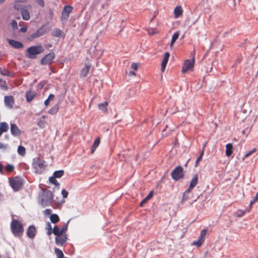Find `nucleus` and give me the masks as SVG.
I'll use <instances>...</instances> for the list:
<instances>
[{
  "instance_id": "15",
  "label": "nucleus",
  "mask_w": 258,
  "mask_h": 258,
  "mask_svg": "<svg viewBox=\"0 0 258 258\" xmlns=\"http://www.w3.org/2000/svg\"><path fill=\"white\" fill-rule=\"evenodd\" d=\"M5 104L6 106L12 108L14 103V98L12 96H6L4 98Z\"/></svg>"
},
{
  "instance_id": "19",
  "label": "nucleus",
  "mask_w": 258,
  "mask_h": 258,
  "mask_svg": "<svg viewBox=\"0 0 258 258\" xmlns=\"http://www.w3.org/2000/svg\"><path fill=\"white\" fill-rule=\"evenodd\" d=\"M183 14V10L180 6H176L174 10V15L175 18H178Z\"/></svg>"
},
{
  "instance_id": "6",
  "label": "nucleus",
  "mask_w": 258,
  "mask_h": 258,
  "mask_svg": "<svg viewBox=\"0 0 258 258\" xmlns=\"http://www.w3.org/2000/svg\"><path fill=\"white\" fill-rule=\"evenodd\" d=\"M10 183L13 189L16 191H17L22 186L23 182L21 178L16 177L10 180Z\"/></svg>"
},
{
  "instance_id": "16",
  "label": "nucleus",
  "mask_w": 258,
  "mask_h": 258,
  "mask_svg": "<svg viewBox=\"0 0 258 258\" xmlns=\"http://www.w3.org/2000/svg\"><path fill=\"white\" fill-rule=\"evenodd\" d=\"M11 133L14 136H19L21 134V131L16 124L11 123L10 127Z\"/></svg>"
},
{
  "instance_id": "18",
  "label": "nucleus",
  "mask_w": 258,
  "mask_h": 258,
  "mask_svg": "<svg viewBox=\"0 0 258 258\" xmlns=\"http://www.w3.org/2000/svg\"><path fill=\"white\" fill-rule=\"evenodd\" d=\"M21 13L22 15V18L24 20H29L30 16L28 10L26 9V6L22 7V8L21 9Z\"/></svg>"
},
{
  "instance_id": "36",
  "label": "nucleus",
  "mask_w": 258,
  "mask_h": 258,
  "mask_svg": "<svg viewBox=\"0 0 258 258\" xmlns=\"http://www.w3.org/2000/svg\"><path fill=\"white\" fill-rule=\"evenodd\" d=\"M46 229L47 230V234L48 235H50L53 233V228L49 222L46 224Z\"/></svg>"
},
{
  "instance_id": "60",
  "label": "nucleus",
  "mask_w": 258,
  "mask_h": 258,
  "mask_svg": "<svg viewBox=\"0 0 258 258\" xmlns=\"http://www.w3.org/2000/svg\"><path fill=\"white\" fill-rule=\"evenodd\" d=\"M3 170V166L0 163V172H2Z\"/></svg>"
},
{
  "instance_id": "55",
  "label": "nucleus",
  "mask_w": 258,
  "mask_h": 258,
  "mask_svg": "<svg viewBox=\"0 0 258 258\" xmlns=\"http://www.w3.org/2000/svg\"><path fill=\"white\" fill-rule=\"evenodd\" d=\"M54 98V96L53 94H50L48 97V100L50 101L51 100H53Z\"/></svg>"
},
{
  "instance_id": "29",
  "label": "nucleus",
  "mask_w": 258,
  "mask_h": 258,
  "mask_svg": "<svg viewBox=\"0 0 258 258\" xmlns=\"http://www.w3.org/2000/svg\"><path fill=\"white\" fill-rule=\"evenodd\" d=\"M9 129V125L6 122H2L0 123V130L3 132H6Z\"/></svg>"
},
{
  "instance_id": "5",
  "label": "nucleus",
  "mask_w": 258,
  "mask_h": 258,
  "mask_svg": "<svg viewBox=\"0 0 258 258\" xmlns=\"http://www.w3.org/2000/svg\"><path fill=\"white\" fill-rule=\"evenodd\" d=\"M171 175L174 180H178L182 178L184 176L183 168L180 166L176 167L171 172Z\"/></svg>"
},
{
  "instance_id": "64",
  "label": "nucleus",
  "mask_w": 258,
  "mask_h": 258,
  "mask_svg": "<svg viewBox=\"0 0 258 258\" xmlns=\"http://www.w3.org/2000/svg\"><path fill=\"white\" fill-rule=\"evenodd\" d=\"M47 47H51V44H48V45H47Z\"/></svg>"
},
{
  "instance_id": "62",
  "label": "nucleus",
  "mask_w": 258,
  "mask_h": 258,
  "mask_svg": "<svg viewBox=\"0 0 258 258\" xmlns=\"http://www.w3.org/2000/svg\"><path fill=\"white\" fill-rule=\"evenodd\" d=\"M6 0H0V4L4 3Z\"/></svg>"
},
{
  "instance_id": "44",
  "label": "nucleus",
  "mask_w": 258,
  "mask_h": 258,
  "mask_svg": "<svg viewBox=\"0 0 258 258\" xmlns=\"http://www.w3.org/2000/svg\"><path fill=\"white\" fill-rule=\"evenodd\" d=\"M14 166L11 164H8L6 167V170L8 172H11L14 170Z\"/></svg>"
},
{
  "instance_id": "2",
  "label": "nucleus",
  "mask_w": 258,
  "mask_h": 258,
  "mask_svg": "<svg viewBox=\"0 0 258 258\" xmlns=\"http://www.w3.org/2000/svg\"><path fill=\"white\" fill-rule=\"evenodd\" d=\"M11 229L13 234L16 237H20L23 234V225L20 221L17 220H12L11 223Z\"/></svg>"
},
{
  "instance_id": "43",
  "label": "nucleus",
  "mask_w": 258,
  "mask_h": 258,
  "mask_svg": "<svg viewBox=\"0 0 258 258\" xmlns=\"http://www.w3.org/2000/svg\"><path fill=\"white\" fill-rule=\"evenodd\" d=\"M148 32L149 35H154L157 33V30L155 29L150 28V29H148Z\"/></svg>"
},
{
  "instance_id": "49",
  "label": "nucleus",
  "mask_w": 258,
  "mask_h": 258,
  "mask_svg": "<svg viewBox=\"0 0 258 258\" xmlns=\"http://www.w3.org/2000/svg\"><path fill=\"white\" fill-rule=\"evenodd\" d=\"M61 195L63 198H66L68 195V192L66 189H62L61 191Z\"/></svg>"
},
{
  "instance_id": "7",
  "label": "nucleus",
  "mask_w": 258,
  "mask_h": 258,
  "mask_svg": "<svg viewBox=\"0 0 258 258\" xmlns=\"http://www.w3.org/2000/svg\"><path fill=\"white\" fill-rule=\"evenodd\" d=\"M207 230L206 229H203L200 233V236L198 237V240H195L192 242V245H195L198 247H200L204 241V237L207 234Z\"/></svg>"
},
{
  "instance_id": "50",
  "label": "nucleus",
  "mask_w": 258,
  "mask_h": 258,
  "mask_svg": "<svg viewBox=\"0 0 258 258\" xmlns=\"http://www.w3.org/2000/svg\"><path fill=\"white\" fill-rule=\"evenodd\" d=\"M9 146L7 145H5L0 142V149H3L4 150H7Z\"/></svg>"
},
{
  "instance_id": "30",
  "label": "nucleus",
  "mask_w": 258,
  "mask_h": 258,
  "mask_svg": "<svg viewBox=\"0 0 258 258\" xmlns=\"http://www.w3.org/2000/svg\"><path fill=\"white\" fill-rule=\"evenodd\" d=\"M190 191H191V190L188 188L184 191V192L183 193V197H182V202L187 200L189 198V195L190 194Z\"/></svg>"
},
{
  "instance_id": "41",
  "label": "nucleus",
  "mask_w": 258,
  "mask_h": 258,
  "mask_svg": "<svg viewBox=\"0 0 258 258\" xmlns=\"http://www.w3.org/2000/svg\"><path fill=\"white\" fill-rule=\"evenodd\" d=\"M257 201H258V191H257V193L256 194V195H255V196L254 197V198H253V199L250 202L249 210L251 209L252 205Z\"/></svg>"
},
{
  "instance_id": "37",
  "label": "nucleus",
  "mask_w": 258,
  "mask_h": 258,
  "mask_svg": "<svg viewBox=\"0 0 258 258\" xmlns=\"http://www.w3.org/2000/svg\"><path fill=\"white\" fill-rule=\"evenodd\" d=\"M18 153L21 156H24L26 153L25 148L22 146H19L18 148Z\"/></svg>"
},
{
  "instance_id": "9",
  "label": "nucleus",
  "mask_w": 258,
  "mask_h": 258,
  "mask_svg": "<svg viewBox=\"0 0 258 258\" xmlns=\"http://www.w3.org/2000/svg\"><path fill=\"white\" fill-rule=\"evenodd\" d=\"M68 239L66 234H63L61 235L56 236L55 238V242L58 246H62L64 245Z\"/></svg>"
},
{
  "instance_id": "28",
  "label": "nucleus",
  "mask_w": 258,
  "mask_h": 258,
  "mask_svg": "<svg viewBox=\"0 0 258 258\" xmlns=\"http://www.w3.org/2000/svg\"><path fill=\"white\" fill-rule=\"evenodd\" d=\"M99 143H100V139L99 138H98L95 140L94 144L92 146V147L91 148V153H93L95 152L96 149L99 146Z\"/></svg>"
},
{
  "instance_id": "63",
  "label": "nucleus",
  "mask_w": 258,
  "mask_h": 258,
  "mask_svg": "<svg viewBox=\"0 0 258 258\" xmlns=\"http://www.w3.org/2000/svg\"><path fill=\"white\" fill-rule=\"evenodd\" d=\"M45 118V116L43 115L41 119H42V120H43L44 118Z\"/></svg>"
},
{
  "instance_id": "20",
  "label": "nucleus",
  "mask_w": 258,
  "mask_h": 258,
  "mask_svg": "<svg viewBox=\"0 0 258 258\" xmlns=\"http://www.w3.org/2000/svg\"><path fill=\"white\" fill-rule=\"evenodd\" d=\"M198 176L197 174H195L192 177V179L190 181V184L189 186L188 189L191 190L194 187L196 186L198 183Z\"/></svg>"
},
{
  "instance_id": "47",
  "label": "nucleus",
  "mask_w": 258,
  "mask_h": 258,
  "mask_svg": "<svg viewBox=\"0 0 258 258\" xmlns=\"http://www.w3.org/2000/svg\"><path fill=\"white\" fill-rule=\"evenodd\" d=\"M22 8L21 7V6L18 4V3L15 2V5H14V9L17 10H20Z\"/></svg>"
},
{
  "instance_id": "26",
  "label": "nucleus",
  "mask_w": 258,
  "mask_h": 258,
  "mask_svg": "<svg viewBox=\"0 0 258 258\" xmlns=\"http://www.w3.org/2000/svg\"><path fill=\"white\" fill-rule=\"evenodd\" d=\"M0 74L4 76L12 77V74L8 70L0 68Z\"/></svg>"
},
{
  "instance_id": "14",
  "label": "nucleus",
  "mask_w": 258,
  "mask_h": 258,
  "mask_svg": "<svg viewBox=\"0 0 258 258\" xmlns=\"http://www.w3.org/2000/svg\"><path fill=\"white\" fill-rule=\"evenodd\" d=\"M47 32L48 31L46 28H45L44 27H42L41 28L38 29L35 32L32 34L31 37L32 38L39 37L47 33Z\"/></svg>"
},
{
  "instance_id": "45",
  "label": "nucleus",
  "mask_w": 258,
  "mask_h": 258,
  "mask_svg": "<svg viewBox=\"0 0 258 258\" xmlns=\"http://www.w3.org/2000/svg\"><path fill=\"white\" fill-rule=\"evenodd\" d=\"M69 223V221H68L67 222V223L61 229V232H62L63 234H66V232L68 229Z\"/></svg>"
},
{
  "instance_id": "10",
  "label": "nucleus",
  "mask_w": 258,
  "mask_h": 258,
  "mask_svg": "<svg viewBox=\"0 0 258 258\" xmlns=\"http://www.w3.org/2000/svg\"><path fill=\"white\" fill-rule=\"evenodd\" d=\"M54 53L50 52L43 57L41 60L42 64H47L51 62V60L54 58Z\"/></svg>"
},
{
  "instance_id": "48",
  "label": "nucleus",
  "mask_w": 258,
  "mask_h": 258,
  "mask_svg": "<svg viewBox=\"0 0 258 258\" xmlns=\"http://www.w3.org/2000/svg\"><path fill=\"white\" fill-rule=\"evenodd\" d=\"M203 154H204V150L202 151V152L200 154V156L197 158V159L196 160V166H197L199 162L201 160Z\"/></svg>"
},
{
  "instance_id": "27",
  "label": "nucleus",
  "mask_w": 258,
  "mask_h": 258,
  "mask_svg": "<svg viewBox=\"0 0 258 258\" xmlns=\"http://www.w3.org/2000/svg\"><path fill=\"white\" fill-rule=\"evenodd\" d=\"M50 220L52 223L55 224L59 221V218L57 214H53L50 215Z\"/></svg>"
},
{
  "instance_id": "25",
  "label": "nucleus",
  "mask_w": 258,
  "mask_h": 258,
  "mask_svg": "<svg viewBox=\"0 0 258 258\" xmlns=\"http://www.w3.org/2000/svg\"><path fill=\"white\" fill-rule=\"evenodd\" d=\"M53 233L56 236H58L61 235L63 234V232H61V229H59V228L57 226H55L53 228Z\"/></svg>"
},
{
  "instance_id": "23",
  "label": "nucleus",
  "mask_w": 258,
  "mask_h": 258,
  "mask_svg": "<svg viewBox=\"0 0 258 258\" xmlns=\"http://www.w3.org/2000/svg\"><path fill=\"white\" fill-rule=\"evenodd\" d=\"M233 146L231 143H228L226 145L225 154L227 157L230 156L233 152Z\"/></svg>"
},
{
  "instance_id": "53",
  "label": "nucleus",
  "mask_w": 258,
  "mask_h": 258,
  "mask_svg": "<svg viewBox=\"0 0 258 258\" xmlns=\"http://www.w3.org/2000/svg\"><path fill=\"white\" fill-rule=\"evenodd\" d=\"M38 125L40 126V127H43V125H44V121H43V120H42V119H40L38 123Z\"/></svg>"
},
{
  "instance_id": "24",
  "label": "nucleus",
  "mask_w": 258,
  "mask_h": 258,
  "mask_svg": "<svg viewBox=\"0 0 258 258\" xmlns=\"http://www.w3.org/2000/svg\"><path fill=\"white\" fill-rule=\"evenodd\" d=\"M153 196V191H151L149 194L142 200V201L140 203V206L142 207L143 205L147 203V202Z\"/></svg>"
},
{
  "instance_id": "51",
  "label": "nucleus",
  "mask_w": 258,
  "mask_h": 258,
  "mask_svg": "<svg viewBox=\"0 0 258 258\" xmlns=\"http://www.w3.org/2000/svg\"><path fill=\"white\" fill-rule=\"evenodd\" d=\"M13 29H16L18 27V24L16 20H13L11 23Z\"/></svg>"
},
{
  "instance_id": "52",
  "label": "nucleus",
  "mask_w": 258,
  "mask_h": 258,
  "mask_svg": "<svg viewBox=\"0 0 258 258\" xmlns=\"http://www.w3.org/2000/svg\"><path fill=\"white\" fill-rule=\"evenodd\" d=\"M131 67L133 70H137L138 68V64L136 63H132Z\"/></svg>"
},
{
  "instance_id": "33",
  "label": "nucleus",
  "mask_w": 258,
  "mask_h": 258,
  "mask_svg": "<svg viewBox=\"0 0 258 258\" xmlns=\"http://www.w3.org/2000/svg\"><path fill=\"white\" fill-rule=\"evenodd\" d=\"M179 32L177 31V32H175L173 34V35H172L171 44H170L171 47H172L174 42L178 39V38L179 37Z\"/></svg>"
},
{
  "instance_id": "42",
  "label": "nucleus",
  "mask_w": 258,
  "mask_h": 258,
  "mask_svg": "<svg viewBox=\"0 0 258 258\" xmlns=\"http://www.w3.org/2000/svg\"><path fill=\"white\" fill-rule=\"evenodd\" d=\"M255 151H256L255 148H254L252 150L247 152L244 155V158H245L248 157L249 156H250V155H251L252 154L254 153L255 152Z\"/></svg>"
},
{
  "instance_id": "31",
  "label": "nucleus",
  "mask_w": 258,
  "mask_h": 258,
  "mask_svg": "<svg viewBox=\"0 0 258 258\" xmlns=\"http://www.w3.org/2000/svg\"><path fill=\"white\" fill-rule=\"evenodd\" d=\"M54 252L56 255L57 258H63V253L60 249L58 248H54Z\"/></svg>"
},
{
  "instance_id": "57",
  "label": "nucleus",
  "mask_w": 258,
  "mask_h": 258,
  "mask_svg": "<svg viewBox=\"0 0 258 258\" xmlns=\"http://www.w3.org/2000/svg\"><path fill=\"white\" fill-rule=\"evenodd\" d=\"M49 102L50 101L48 100V99H47L46 100H45L44 103L45 106H47L49 104Z\"/></svg>"
},
{
  "instance_id": "40",
  "label": "nucleus",
  "mask_w": 258,
  "mask_h": 258,
  "mask_svg": "<svg viewBox=\"0 0 258 258\" xmlns=\"http://www.w3.org/2000/svg\"><path fill=\"white\" fill-rule=\"evenodd\" d=\"M246 210H238L236 212L235 215L238 217H241L244 215Z\"/></svg>"
},
{
  "instance_id": "8",
  "label": "nucleus",
  "mask_w": 258,
  "mask_h": 258,
  "mask_svg": "<svg viewBox=\"0 0 258 258\" xmlns=\"http://www.w3.org/2000/svg\"><path fill=\"white\" fill-rule=\"evenodd\" d=\"M195 60L192 59L191 60H186L183 64L182 72L183 73H185L188 71H191L194 66Z\"/></svg>"
},
{
  "instance_id": "58",
  "label": "nucleus",
  "mask_w": 258,
  "mask_h": 258,
  "mask_svg": "<svg viewBox=\"0 0 258 258\" xmlns=\"http://www.w3.org/2000/svg\"><path fill=\"white\" fill-rule=\"evenodd\" d=\"M129 75L130 76H136V73L134 71H130L129 72Z\"/></svg>"
},
{
  "instance_id": "32",
  "label": "nucleus",
  "mask_w": 258,
  "mask_h": 258,
  "mask_svg": "<svg viewBox=\"0 0 258 258\" xmlns=\"http://www.w3.org/2000/svg\"><path fill=\"white\" fill-rule=\"evenodd\" d=\"M58 105H55L49 110L48 113L52 115L54 114L58 111Z\"/></svg>"
},
{
  "instance_id": "39",
  "label": "nucleus",
  "mask_w": 258,
  "mask_h": 258,
  "mask_svg": "<svg viewBox=\"0 0 258 258\" xmlns=\"http://www.w3.org/2000/svg\"><path fill=\"white\" fill-rule=\"evenodd\" d=\"M55 178H56L53 176H51L49 178V181L52 184H53L56 186H58L59 185V183L57 182Z\"/></svg>"
},
{
  "instance_id": "61",
  "label": "nucleus",
  "mask_w": 258,
  "mask_h": 258,
  "mask_svg": "<svg viewBox=\"0 0 258 258\" xmlns=\"http://www.w3.org/2000/svg\"><path fill=\"white\" fill-rule=\"evenodd\" d=\"M2 197H3V196H2V195L0 193V201L2 200Z\"/></svg>"
},
{
  "instance_id": "12",
  "label": "nucleus",
  "mask_w": 258,
  "mask_h": 258,
  "mask_svg": "<svg viewBox=\"0 0 258 258\" xmlns=\"http://www.w3.org/2000/svg\"><path fill=\"white\" fill-rule=\"evenodd\" d=\"M73 8L71 6H66L62 11V19L67 20L70 14L72 12Z\"/></svg>"
},
{
  "instance_id": "54",
  "label": "nucleus",
  "mask_w": 258,
  "mask_h": 258,
  "mask_svg": "<svg viewBox=\"0 0 258 258\" xmlns=\"http://www.w3.org/2000/svg\"><path fill=\"white\" fill-rule=\"evenodd\" d=\"M37 3L41 7H44V3L43 0H37Z\"/></svg>"
},
{
  "instance_id": "59",
  "label": "nucleus",
  "mask_w": 258,
  "mask_h": 258,
  "mask_svg": "<svg viewBox=\"0 0 258 258\" xmlns=\"http://www.w3.org/2000/svg\"><path fill=\"white\" fill-rule=\"evenodd\" d=\"M16 2L19 3H24L26 2V0H16Z\"/></svg>"
},
{
  "instance_id": "3",
  "label": "nucleus",
  "mask_w": 258,
  "mask_h": 258,
  "mask_svg": "<svg viewBox=\"0 0 258 258\" xmlns=\"http://www.w3.org/2000/svg\"><path fill=\"white\" fill-rule=\"evenodd\" d=\"M44 50L41 45L30 46L26 50V56L28 58L34 59L36 58L37 55L42 53Z\"/></svg>"
},
{
  "instance_id": "34",
  "label": "nucleus",
  "mask_w": 258,
  "mask_h": 258,
  "mask_svg": "<svg viewBox=\"0 0 258 258\" xmlns=\"http://www.w3.org/2000/svg\"><path fill=\"white\" fill-rule=\"evenodd\" d=\"M108 103L107 102H104L102 103H100L98 104L99 108L103 112H106L107 111V106Z\"/></svg>"
},
{
  "instance_id": "38",
  "label": "nucleus",
  "mask_w": 258,
  "mask_h": 258,
  "mask_svg": "<svg viewBox=\"0 0 258 258\" xmlns=\"http://www.w3.org/2000/svg\"><path fill=\"white\" fill-rule=\"evenodd\" d=\"M61 33H62V31L60 29H55L53 31L52 35L54 36H56V37H60L61 36Z\"/></svg>"
},
{
  "instance_id": "56",
  "label": "nucleus",
  "mask_w": 258,
  "mask_h": 258,
  "mask_svg": "<svg viewBox=\"0 0 258 258\" xmlns=\"http://www.w3.org/2000/svg\"><path fill=\"white\" fill-rule=\"evenodd\" d=\"M27 30V27L26 26L20 28V31L21 32H25Z\"/></svg>"
},
{
  "instance_id": "4",
  "label": "nucleus",
  "mask_w": 258,
  "mask_h": 258,
  "mask_svg": "<svg viewBox=\"0 0 258 258\" xmlns=\"http://www.w3.org/2000/svg\"><path fill=\"white\" fill-rule=\"evenodd\" d=\"M53 195L50 190H46L43 192L41 199V204L43 207L48 206L52 200Z\"/></svg>"
},
{
  "instance_id": "35",
  "label": "nucleus",
  "mask_w": 258,
  "mask_h": 258,
  "mask_svg": "<svg viewBox=\"0 0 258 258\" xmlns=\"http://www.w3.org/2000/svg\"><path fill=\"white\" fill-rule=\"evenodd\" d=\"M64 171L62 170L55 171L53 173V176L55 178H60L63 174Z\"/></svg>"
},
{
  "instance_id": "13",
  "label": "nucleus",
  "mask_w": 258,
  "mask_h": 258,
  "mask_svg": "<svg viewBox=\"0 0 258 258\" xmlns=\"http://www.w3.org/2000/svg\"><path fill=\"white\" fill-rule=\"evenodd\" d=\"M7 40L9 44L12 47L15 49H20L23 47V44L21 42L17 41L15 40L11 39L9 38H7Z\"/></svg>"
},
{
  "instance_id": "11",
  "label": "nucleus",
  "mask_w": 258,
  "mask_h": 258,
  "mask_svg": "<svg viewBox=\"0 0 258 258\" xmlns=\"http://www.w3.org/2000/svg\"><path fill=\"white\" fill-rule=\"evenodd\" d=\"M26 234L29 238L33 239L36 234V229L35 226L33 225L29 226L27 229Z\"/></svg>"
},
{
  "instance_id": "1",
  "label": "nucleus",
  "mask_w": 258,
  "mask_h": 258,
  "mask_svg": "<svg viewBox=\"0 0 258 258\" xmlns=\"http://www.w3.org/2000/svg\"><path fill=\"white\" fill-rule=\"evenodd\" d=\"M32 169L36 174H41L45 170L46 167L45 162L39 157L33 159L32 162Z\"/></svg>"
},
{
  "instance_id": "46",
  "label": "nucleus",
  "mask_w": 258,
  "mask_h": 258,
  "mask_svg": "<svg viewBox=\"0 0 258 258\" xmlns=\"http://www.w3.org/2000/svg\"><path fill=\"white\" fill-rule=\"evenodd\" d=\"M52 210L50 209H46L43 211V214L45 215H51Z\"/></svg>"
},
{
  "instance_id": "22",
  "label": "nucleus",
  "mask_w": 258,
  "mask_h": 258,
  "mask_svg": "<svg viewBox=\"0 0 258 258\" xmlns=\"http://www.w3.org/2000/svg\"><path fill=\"white\" fill-rule=\"evenodd\" d=\"M90 67V65L89 63H86L85 67L83 68L81 71V76L82 77L86 76L89 71Z\"/></svg>"
},
{
  "instance_id": "17",
  "label": "nucleus",
  "mask_w": 258,
  "mask_h": 258,
  "mask_svg": "<svg viewBox=\"0 0 258 258\" xmlns=\"http://www.w3.org/2000/svg\"><path fill=\"white\" fill-rule=\"evenodd\" d=\"M169 55H170L169 53L168 52H165L164 54V58L161 63V70L162 72H164L165 70L166 64H167L168 59H169Z\"/></svg>"
},
{
  "instance_id": "21",
  "label": "nucleus",
  "mask_w": 258,
  "mask_h": 258,
  "mask_svg": "<svg viewBox=\"0 0 258 258\" xmlns=\"http://www.w3.org/2000/svg\"><path fill=\"white\" fill-rule=\"evenodd\" d=\"M36 93L34 91L29 90L26 94V100L28 102L31 101L35 96Z\"/></svg>"
}]
</instances>
